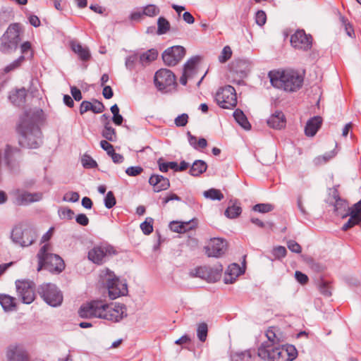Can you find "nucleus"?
I'll use <instances>...</instances> for the list:
<instances>
[{"label":"nucleus","mask_w":361,"mask_h":361,"mask_svg":"<svg viewBox=\"0 0 361 361\" xmlns=\"http://www.w3.org/2000/svg\"><path fill=\"white\" fill-rule=\"evenodd\" d=\"M126 306L120 303L107 304L102 300H92L83 304L78 310L82 318H99L118 322L126 317Z\"/></svg>","instance_id":"f257e3e1"},{"label":"nucleus","mask_w":361,"mask_h":361,"mask_svg":"<svg viewBox=\"0 0 361 361\" xmlns=\"http://www.w3.org/2000/svg\"><path fill=\"white\" fill-rule=\"evenodd\" d=\"M39 111L32 110L25 111L18 125L20 133L19 144L23 147L37 148L42 143L40 129L37 125L39 120Z\"/></svg>","instance_id":"f03ea898"},{"label":"nucleus","mask_w":361,"mask_h":361,"mask_svg":"<svg viewBox=\"0 0 361 361\" xmlns=\"http://www.w3.org/2000/svg\"><path fill=\"white\" fill-rule=\"evenodd\" d=\"M269 78L273 87L286 92H295L303 83L302 75L293 70L270 71Z\"/></svg>","instance_id":"7ed1b4c3"},{"label":"nucleus","mask_w":361,"mask_h":361,"mask_svg":"<svg viewBox=\"0 0 361 361\" xmlns=\"http://www.w3.org/2000/svg\"><path fill=\"white\" fill-rule=\"evenodd\" d=\"M269 345L262 344L257 351L258 356L268 361H293L298 355V351L294 345H279L271 350Z\"/></svg>","instance_id":"20e7f679"},{"label":"nucleus","mask_w":361,"mask_h":361,"mask_svg":"<svg viewBox=\"0 0 361 361\" xmlns=\"http://www.w3.org/2000/svg\"><path fill=\"white\" fill-rule=\"evenodd\" d=\"M50 244L44 245L39 250L37 257L38 259L37 271L42 268L49 271L61 272L65 268L63 259L58 255L53 254Z\"/></svg>","instance_id":"39448f33"},{"label":"nucleus","mask_w":361,"mask_h":361,"mask_svg":"<svg viewBox=\"0 0 361 361\" xmlns=\"http://www.w3.org/2000/svg\"><path fill=\"white\" fill-rule=\"evenodd\" d=\"M100 277L103 283L106 286L109 296L111 299L114 300L127 294L128 287L126 283L120 281L114 272L111 271L109 269L103 270L100 274Z\"/></svg>","instance_id":"423d86ee"},{"label":"nucleus","mask_w":361,"mask_h":361,"mask_svg":"<svg viewBox=\"0 0 361 361\" xmlns=\"http://www.w3.org/2000/svg\"><path fill=\"white\" fill-rule=\"evenodd\" d=\"M20 41V25L11 24L0 38V51L4 54L11 53L17 49Z\"/></svg>","instance_id":"0eeeda50"},{"label":"nucleus","mask_w":361,"mask_h":361,"mask_svg":"<svg viewBox=\"0 0 361 361\" xmlns=\"http://www.w3.org/2000/svg\"><path fill=\"white\" fill-rule=\"evenodd\" d=\"M37 293L43 300L51 307L60 306L63 302L61 291L53 283H43L37 288Z\"/></svg>","instance_id":"6e6552de"},{"label":"nucleus","mask_w":361,"mask_h":361,"mask_svg":"<svg viewBox=\"0 0 361 361\" xmlns=\"http://www.w3.org/2000/svg\"><path fill=\"white\" fill-rule=\"evenodd\" d=\"M215 100L222 109H232L237 105L235 88L231 85L220 87L216 93Z\"/></svg>","instance_id":"1a4fd4ad"},{"label":"nucleus","mask_w":361,"mask_h":361,"mask_svg":"<svg viewBox=\"0 0 361 361\" xmlns=\"http://www.w3.org/2000/svg\"><path fill=\"white\" fill-rule=\"evenodd\" d=\"M154 84L161 92H168L176 85L174 73L166 68L157 71L154 75Z\"/></svg>","instance_id":"9d476101"},{"label":"nucleus","mask_w":361,"mask_h":361,"mask_svg":"<svg viewBox=\"0 0 361 361\" xmlns=\"http://www.w3.org/2000/svg\"><path fill=\"white\" fill-rule=\"evenodd\" d=\"M16 292L18 298L25 304H30L35 299V283L29 280H17L16 281Z\"/></svg>","instance_id":"9b49d317"},{"label":"nucleus","mask_w":361,"mask_h":361,"mask_svg":"<svg viewBox=\"0 0 361 361\" xmlns=\"http://www.w3.org/2000/svg\"><path fill=\"white\" fill-rule=\"evenodd\" d=\"M36 238L35 232L30 228H23L22 226H16L11 233L13 242L22 247H27L32 244Z\"/></svg>","instance_id":"f8f14e48"},{"label":"nucleus","mask_w":361,"mask_h":361,"mask_svg":"<svg viewBox=\"0 0 361 361\" xmlns=\"http://www.w3.org/2000/svg\"><path fill=\"white\" fill-rule=\"evenodd\" d=\"M116 253V250L111 245L94 246L88 252V259L94 264H102L108 257Z\"/></svg>","instance_id":"ddd939ff"},{"label":"nucleus","mask_w":361,"mask_h":361,"mask_svg":"<svg viewBox=\"0 0 361 361\" xmlns=\"http://www.w3.org/2000/svg\"><path fill=\"white\" fill-rule=\"evenodd\" d=\"M21 158V151L18 148L6 145L4 149V161L11 171L19 169Z\"/></svg>","instance_id":"4468645a"},{"label":"nucleus","mask_w":361,"mask_h":361,"mask_svg":"<svg viewBox=\"0 0 361 361\" xmlns=\"http://www.w3.org/2000/svg\"><path fill=\"white\" fill-rule=\"evenodd\" d=\"M185 54V49L181 46H173L166 49L162 54L164 63L173 66L179 63Z\"/></svg>","instance_id":"2eb2a0df"},{"label":"nucleus","mask_w":361,"mask_h":361,"mask_svg":"<svg viewBox=\"0 0 361 361\" xmlns=\"http://www.w3.org/2000/svg\"><path fill=\"white\" fill-rule=\"evenodd\" d=\"M291 45L297 49L308 51L312 48V37L304 30H297L290 37Z\"/></svg>","instance_id":"dca6fc26"},{"label":"nucleus","mask_w":361,"mask_h":361,"mask_svg":"<svg viewBox=\"0 0 361 361\" xmlns=\"http://www.w3.org/2000/svg\"><path fill=\"white\" fill-rule=\"evenodd\" d=\"M7 361H31L28 352L21 344H12L6 350Z\"/></svg>","instance_id":"f3484780"},{"label":"nucleus","mask_w":361,"mask_h":361,"mask_svg":"<svg viewBox=\"0 0 361 361\" xmlns=\"http://www.w3.org/2000/svg\"><path fill=\"white\" fill-rule=\"evenodd\" d=\"M226 247L227 243L223 238H214L210 239L204 250L208 257H219L225 253Z\"/></svg>","instance_id":"a211bd4d"},{"label":"nucleus","mask_w":361,"mask_h":361,"mask_svg":"<svg viewBox=\"0 0 361 361\" xmlns=\"http://www.w3.org/2000/svg\"><path fill=\"white\" fill-rule=\"evenodd\" d=\"M348 212L343 215V217L349 216L348 221L343 226L342 229L347 231L355 225L361 227V200L353 204L352 207H348Z\"/></svg>","instance_id":"6ab92c4d"},{"label":"nucleus","mask_w":361,"mask_h":361,"mask_svg":"<svg viewBox=\"0 0 361 361\" xmlns=\"http://www.w3.org/2000/svg\"><path fill=\"white\" fill-rule=\"evenodd\" d=\"M14 197L15 204L18 205H26L41 200L42 194L40 192L30 193L18 190L14 192Z\"/></svg>","instance_id":"aec40b11"},{"label":"nucleus","mask_w":361,"mask_h":361,"mask_svg":"<svg viewBox=\"0 0 361 361\" xmlns=\"http://www.w3.org/2000/svg\"><path fill=\"white\" fill-rule=\"evenodd\" d=\"M198 61V57H194L188 60L185 64L183 75L180 78V82L183 85H185L188 80L192 79L196 74V66Z\"/></svg>","instance_id":"412c9836"},{"label":"nucleus","mask_w":361,"mask_h":361,"mask_svg":"<svg viewBox=\"0 0 361 361\" xmlns=\"http://www.w3.org/2000/svg\"><path fill=\"white\" fill-rule=\"evenodd\" d=\"M149 183L153 187L155 192L166 190L170 187L169 180L158 174H152L149 179Z\"/></svg>","instance_id":"4be33fe9"},{"label":"nucleus","mask_w":361,"mask_h":361,"mask_svg":"<svg viewBox=\"0 0 361 361\" xmlns=\"http://www.w3.org/2000/svg\"><path fill=\"white\" fill-rule=\"evenodd\" d=\"M267 125L274 129L280 130L285 128L286 119L281 111H276L267 121Z\"/></svg>","instance_id":"5701e85b"},{"label":"nucleus","mask_w":361,"mask_h":361,"mask_svg":"<svg viewBox=\"0 0 361 361\" xmlns=\"http://www.w3.org/2000/svg\"><path fill=\"white\" fill-rule=\"evenodd\" d=\"M322 123V118L321 116H314L310 118L306 124L305 128V133L307 136H314Z\"/></svg>","instance_id":"b1692460"},{"label":"nucleus","mask_w":361,"mask_h":361,"mask_svg":"<svg viewBox=\"0 0 361 361\" xmlns=\"http://www.w3.org/2000/svg\"><path fill=\"white\" fill-rule=\"evenodd\" d=\"M243 271L240 266L238 264L233 263L228 266L225 277L224 282L225 283H232L235 280V279L243 274Z\"/></svg>","instance_id":"393cba45"},{"label":"nucleus","mask_w":361,"mask_h":361,"mask_svg":"<svg viewBox=\"0 0 361 361\" xmlns=\"http://www.w3.org/2000/svg\"><path fill=\"white\" fill-rule=\"evenodd\" d=\"M71 47L80 60L86 61L90 59L91 54L87 47H83L81 44L76 42H71Z\"/></svg>","instance_id":"a878e982"},{"label":"nucleus","mask_w":361,"mask_h":361,"mask_svg":"<svg viewBox=\"0 0 361 361\" xmlns=\"http://www.w3.org/2000/svg\"><path fill=\"white\" fill-rule=\"evenodd\" d=\"M27 92L25 88L16 90L9 95L10 101L16 106H21L25 102Z\"/></svg>","instance_id":"bb28decb"},{"label":"nucleus","mask_w":361,"mask_h":361,"mask_svg":"<svg viewBox=\"0 0 361 361\" xmlns=\"http://www.w3.org/2000/svg\"><path fill=\"white\" fill-rule=\"evenodd\" d=\"M207 169V164L205 161L202 160H196L192 164L189 173L192 176H199L205 172Z\"/></svg>","instance_id":"cd10ccee"},{"label":"nucleus","mask_w":361,"mask_h":361,"mask_svg":"<svg viewBox=\"0 0 361 361\" xmlns=\"http://www.w3.org/2000/svg\"><path fill=\"white\" fill-rule=\"evenodd\" d=\"M102 135L106 140L114 142L116 140V133L114 128H112L110 121L104 122V128L102 131Z\"/></svg>","instance_id":"c85d7f7f"},{"label":"nucleus","mask_w":361,"mask_h":361,"mask_svg":"<svg viewBox=\"0 0 361 361\" xmlns=\"http://www.w3.org/2000/svg\"><path fill=\"white\" fill-rule=\"evenodd\" d=\"M158 56V52L154 49H149L146 52L138 56L139 62L142 64V66H145L149 64L150 62L154 61Z\"/></svg>","instance_id":"c756f323"},{"label":"nucleus","mask_w":361,"mask_h":361,"mask_svg":"<svg viewBox=\"0 0 361 361\" xmlns=\"http://www.w3.org/2000/svg\"><path fill=\"white\" fill-rule=\"evenodd\" d=\"M279 330L276 327H269L267 332L266 336L271 345L279 344L283 341L282 336L279 334Z\"/></svg>","instance_id":"7c9ffc66"},{"label":"nucleus","mask_w":361,"mask_h":361,"mask_svg":"<svg viewBox=\"0 0 361 361\" xmlns=\"http://www.w3.org/2000/svg\"><path fill=\"white\" fill-rule=\"evenodd\" d=\"M233 117L236 122L245 130H250L251 128V125L242 110L239 109H235L233 112Z\"/></svg>","instance_id":"2f4dec72"},{"label":"nucleus","mask_w":361,"mask_h":361,"mask_svg":"<svg viewBox=\"0 0 361 361\" xmlns=\"http://www.w3.org/2000/svg\"><path fill=\"white\" fill-rule=\"evenodd\" d=\"M16 298L6 294H0V304L6 311L13 310L16 307Z\"/></svg>","instance_id":"473e14b6"},{"label":"nucleus","mask_w":361,"mask_h":361,"mask_svg":"<svg viewBox=\"0 0 361 361\" xmlns=\"http://www.w3.org/2000/svg\"><path fill=\"white\" fill-rule=\"evenodd\" d=\"M242 212L240 203L235 202L232 205L228 206L225 211V215L229 219H235L238 217Z\"/></svg>","instance_id":"72a5a7b5"},{"label":"nucleus","mask_w":361,"mask_h":361,"mask_svg":"<svg viewBox=\"0 0 361 361\" xmlns=\"http://www.w3.org/2000/svg\"><path fill=\"white\" fill-rule=\"evenodd\" d=\"M204 196L212 200H221L224 196L221 190L215 188H212L204 192Z\"/></svg>","instance_id":"f704fd0d"},{"label":"nucleus","mask_w":361,"mask_h":361,"mask_svg":"<svg viewBox=\"0 0 361 361\" xmlns=\"http://www.w3.org/2000/svg\"><path fill=\"white\" fill-rule=\"evenodd\" d=\"M208 333V326L205 322L200 323L197 327V336L201 342L207 340Z\"/></svg>","instance_id":"c9c22d12"},{"label":"nucleus","mask_w":361,"mask_h":361,"mask_svg":"<svg viewBox=\"0 0 361 361\" xmlns=\"http://www.w3.org/2000/svg\"><path fill=\"white\" fill-rule=\"evenodd\" d=\"M157 33L159 35H163L166 33L170 28L169 22L163 17H160L157 21Z\"/></svg>","instance_id":"e433bc0d"},{"label":"nucleus","mask_w":361,"mask_h":361,"mask_svg":"<svg viewBox=\"0 0 361 361\" xmlns=\"http://www.w3.org/2000/svg\"><path fill=\"white\" fill-rule=\"evenodd\" d=\"M140 228L144 234L149 235L153 231V219L147 218L144 222L140 224Z\"/></svg>","instance_id":"4c0bfd02"},{"label":"nucleus","mask_w":361,"mask_h":361,"mask_svg":"<svg viewBox=\"0 0 361 361\" xmlns=\"http://www.w3.org/2000/svg\"><path fill=\"white\" fill-rule=\"evenodd\" d=\"M232 361H252L250 350H246L240 353H235L232 357Z\"/></svg>","instance_id":"58836bf2"},{"label":"nucleus","mask_w":361,"mask_h":361,"mask_svg":"<svg viewBox=\"0 0 361 361\" xmlns=\"http://www.w3.org/2000/svg\"><path fill=\"white\" fill-rule=\"evenodd\" d=\"M20 51L22 53L21 56H25V59H31L32 57V50L31 44L29 42H25L20 46Z\"/></svg>","instance_id":"ea45409f"},{"label":"nucleus","mask_w":361,"mask_h":361,"mask_svg":"<svg viewBox=\"0 0 361 361\" xmlns=\"http://www.w3.org/2000/svg\"><path fill=\"white\" fill-rule=\"evenodd\" d=\"M143 13L145 16L152 17L159 14V8L154 5L149 4L142 8Z\"/></svg>","instance_id":"a19ab883"},{"label":"nucleus","mask_w":361,"mask_h":361,"mask_svg":"<svg viewBox=\"0 0 361 361\" xmlns=\"http://www.w3.org/2000/svg\"><path fill=\"white\" fill-rule=\"evenodd\" d=\"M232 56V50L229 46H226L224 47L221 54L219 56V61L220 63H225Z\"/></svg>","instance_id":"79ce46f5"},{"label":"nucleus","mask_w":361,"mask_h":361,"mask_svg":"<svg viewBox=\"0 0 361 361\" xmlns=\"http://www.w3.org/2000/svg\"><path fill=\"white\" fill-rule=\"evenodd\" d=\"M59 215L62 219L71 220L73 218L74 212L68 207H61L59 210Z\"/></svg>","instance_id":"37998d69"},{"label":"nucleus","mask_w":361,"mask_h":361,"mask_svg":"<svg viewBox=\"0 0 361 361\" xmlns=\"http://www.w3.org/2000/svg\"><path fill=\"white\" fill-rule=\"evenodd\" d=\"M139 61V57L137 54H132L126 58V66L130 71L135 68L136 63Z\"/></svg>","instance_id":"c03bdc74"},{"label":"nucleus","mask_w":361,"mask_h":361,"mask_svg":"<svg viewBox=\"0 0 361 361\" xmlns=\"http://www.w3.org/2000/svg\"><path fill=\"white\" fill-rule=\"evenodd\" d=\"M274 209V206L270 204H257L253 207L255 212L267 213Z\"/></svg>","instance_id":"a18cd8bd"},{"label":"nucleus","mask_w":361,"mask_h":361,"mask_svg":"<svg viewBox=\"0 0 361 361\" xmlns=\"http://www.w3.org/2000/svg\"><path fill=\"white\" fill-rule=\"evenodd\" d=\"M82 166L86 169H93L97 166V162L89 155H84L82 159Z\"/></svg>","instance_id":"49530a36"},{"label":"nucleus","mask_w":361,"mask_h":361,"mask_svg":"<svg viewBox=\"0 0 361 361\" xmlns=\"http://www.w3.org/2000/svg\"><path fill=\"white\" fill-rule=\"evenodd\" d=\"M24 61L25 56H20L18 59H16L9 65L6 66L4 68V72L8 73L11 71L15 70L16 68H18Z\"/></svg>","instance_id":"de8ad7c7"},{"label":"nucleus","mask_w":361,"mask_h":361,"mask_svg":"<svg viewBox=\"0 0 361 361\" xmlns=\"http://www.w3.org/2000/svg\"><path fill=\"white\" fill-rule=\"evenodd\" d=\"M116 198L112 191H109L104 198L105 207L108 209L112 208L116 204Z\"/></svg>","instance_id":"09e8293b"},{"label":"nucleus","mask_w":361,"mask_h":361,"mask_svg":"<svg viewBox=\"0 0 361 361\" xmlns=\"http://www.w3.org/2000/svg\"><path fill=\"white\" fill-rule=\"evenodd\" d=\"M341 21L342 25L344 27L346 34L350 37H353L355 32L352 25L348 23V20L345 19L343 16L341 17Z\"/></svg>","instance_id":"8fccbe9b"},{"label":"nucleus","mask_w":361,"mask_h":361,"mask_svg":"<svg viewBox=\"0 0 361 361\" xmlns=\"http://www.w3.org/2000/svg\"><path fill=\"white\" fill-rule=\"evenodd\" d=\"M267 21V15L264 11L259 10L255 13V23L259 26H263Z\"/></svg>","instance_id":"3c124183"},{"label":"nucleus","mask_w":361,"mask_h":361,"mask_svg":"<svg viewBox=\"0 0 361 361\" xmlns=\"http://www.w3.org/2000/svg\"><path fill=\"white\" fill-rule=\"evenodd\" d=\"M287 251L283 246L275 247L272 250V254L276 259H281L286 255Z\"/></svg>","instance_id":"603ef678"},{"label":"nucleus","mask_w":361,"mask_h":361,"mask_svg":"<svg viewBox=\"0 0 361 361\" xmlns=\"http://www.w3.org/2000/svg\"><path fill=\"white\" fill-rule=\"evenodd\" d=\"M188 121V115L187 114H182L175 118V124L178 127H183L186 126Z\"/></svg>","instance_id":"864d4df0"},{"label":"nucleus","mask_w":361,"mask_h":361,"mask_svg":"<svg viewBox=\"0 0 361 361\" xmlns=\"http://www.w3.org/2000/svg\"><path fill=\"white\" fill-rule=\"evenodd\" d=\"M320 293L324 296L329 297L331 295V288L327 282L321 281L319 285Z\"/></svg>","instance_id":"5fc2aeb1"},{"label":"nucleus","mask_w":361,"mask_h":361,"mask_svg":"<svg viewBox=\"0 0 361 361\" xmlns=\"http://www.w3.org/2000/svg\"><path fill=\"white\" fill-rule=\"evenodd\" d=\"M80 198V195L76 192H69L64 195L63 200L66 202H78Z\"/></svg>","instance_id":"6e6d98bb"},{"label":"nucleus","mask_w":361,"mask_h":361,"mask_svg":"<svg viewBox=\"0 0 361 361\" xmlns=\"http://www.w3.org/2000/svg\"><path fill=\"white\" fill-rule=\"evenodd\" d=\"M183 225L182 224V222L179 221H172L169 224V227L171 231L173 232L179 233H185V230H183Z\"/></svg>","instance_id":"4d7b16f0"},{"label":"nucleus","mask_w":361,"mask_h":361,"mask_svg":"<svg viewBox=\"0 0 361 361\" xmlns=\"http://www.w3.org/2000/svg\"><path fill=\"white\" fill-rule=\"evenodd\" d=\"M288 248L293 252L300 253L302 251L301 246L295 240H289L287 243Z\"/></svg>","instance_id":"13d9d810"},{"label":"nucleus","mask_w":361,"mask_h":361,"mask_svg":"<svg viewBox=\"0 0 361 361\" xmlns=\"http://www.w3.org/2000/svg\"><path fill=\"white\" fill-rule=\"evenodd\" d=\"M141 166H130L127 168L126 173L130 176H136L142 172Z\"/></svg>","instance_id":"bf43d9fd"},{"label":"nucleus","mask_w":361,"mask_h":361,"mask_svg":"<svg viewBox=\"0 0 361 361\" xmlns=\"http://www.w3.org/2000/svg\"><path fill=\"white\" fill-rule=\"evenodd\" d=\"M101 147L106 152L108 155H111L114 152V147L107 140H103L100 142Z\"/></svg>","instance_id":"052dcab7"},{"label":"nucleus","mask_w":361,"mask_h":361,"mask_svg":"<svg viewBox=\"0 0 361 361\" xmlns=\"http://www.w3.org/2000/svg\"><path fill=\"white\" fill-rule=\"evenodd\" d=\"M104 110V104L97 100H95L94 104L92 103L91 111L95 114H100Z\"/></svg>","instance_id":"680f3d73"},{"label":"nucleus","mask_w":361,"mask_h":361,"mask_svg":"<svg viewBox=\"0 0 361 361\" xmlns=\"http://www.w3.org/2000/svg\"><path fill=\"white\" fill-rule=\"evenodd\" d=\"M295 277L296 280L301 284L305 285L308 281V277L306 274L302 273L300 271H296L295 273Z\"/></svg>","instance_id":"e2e57ef3"},{"label":"nucleus","mask_w":361,"mask_h":361,"mask_svg":"<svg viewBox=\"0 0 361 361\" xmlns=\"http://www.w3.org/2000/svg\"><path fill=\"white\" fill-rule=\"evenodd\" d=\"M76 222L81 226H87L89 224V219L84 214H80L76 216Z\"/></svg>","instance_id":"0e129e2a"},{"label":"nucleus","mask_w":361,"mask_h":361,"mask_svg":"<svg viewBox=\"0 0 361 361\" xmlns=\"http://www.w3.org/2000/svg\"><path fill=\"white\" fill-rule=\"evenodd\" d=\"M92 109V103L88 101H83L80 107V114H83L88 111H91Z\"/></svg>","instance_id":"69168bd1"},{"label":"nucleus","mask_w":361,"mask_h":361,"mask_svg":"<svg viewBox=\"0 0 361 361\" xmlns=\"http://www.w3.org/2000/svg\"><path fill=\"white\" fill-rule=\"evenodd\" d=\"M71 93L74 99L76 101H80L82 98L81 91L76 87H71Z\"/></svg>","instance_id":"338daca9"},{"label":"nucleus","mask_w":361,"mask_h":361,"mask_svg":"<svg viewBox=\"0 0 361 361\" xmlns=\"http://www.w3.org/2000/svg\"><path fill=\"white\" fill-rule=\"evenodd\" d=\"M172 200L180 201L181 199L176 194L171 193L163 199L162 203L164 205H166L169 202Z\"/></svg>","instance_id":"774afa93"}]
</instances>
